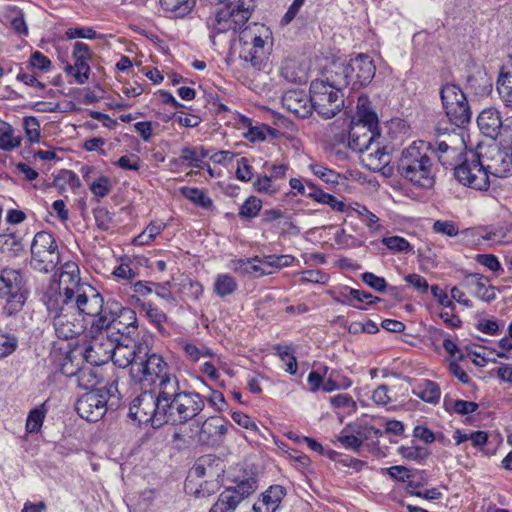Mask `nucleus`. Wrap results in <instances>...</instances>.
<instances>
[{
	"label": "nucleus",
	"mask_w": 512,
	"mask_h": 512,
	"mask_svg": "<svg viewBox=\"0 0 512 512\" xmlns=\"http://www.w3.org/2000/svg\"><path fill=\"white\" fill-rule=\"evenodd\" d=\"M24 249L22 238L14 231L7 229L0 234V250L11 257L18 256Z\"/></svg>",
	"instance_id": "obj_34"
},
{
	"label": "nucleus",
	"mask_w": 512,
	"mask_h": 512,
	"mask_svg": "<svg viewBox=\"0 0 512 512\" xmlns=\"http://www.w3.org/2000/svg\"><path fill=\"white\" fill-rule=\"evenodd\" d=\"M136 302L139 303L141 310L146 313L147 318L161 330L163 328L162 324L167 320L166 314L151 302H141L140 299H137Z\"/></svg>",
	"instance_id": "obj_47"
},
{
	"label": "nucleus",
	"mask_w": 512,
	"mask_h": 512,
	"mask_svg": "<svg viewBox=\"0 0 512 512\" xmlns=\"http://www.w3.org/2000/svg\"><path fill=\"white\" fill-rule=\"evenodd\" d=\"M89 188L96 201L99 202L110 193L112 185L107 176L101 175L90 183Z\"/></svg>",
	"instance_id": "obj_56"
},
{
	"label": "nucleus",
	"mask_w": 512,
	"mask_h": 512,
	"mask_svg": "<svg viewBox=\"0 0 512 512\" xmlns=\"http://www.w3.org/2000/svg\"><path fill=\"white\" fill-rule=\"evenodd\" d=\"M180 192L186 199L202 208L209 209L213 205L211 198L208 197L206 192L197 187L184 186L180 188Z\"/></svg>",
	"instance_id": "obj_42"
},
{
	"label": "nucleus",
	"mask_w": 512,
	"mask_h": 512,
	"mask_svg": "<svg viewBox=\"0 0 512 512\" xmlns=\"http://www.w3.org/2000/svg\"><path fill=\"white\" fill-rule=\"evenodd\" d=\"M120 403L118 378L114 377L103 388L92 389L81 395L75 408L81 418L88 422H97L108 410H117Z\"/></svg>",
	"instance_id": "obj_4"
},
{
	"label": "nucleus",
	"mask_w": 512,
	"mask_h": 512,
	"mask_svg": "<svg viewBox=\"0 0 512 512\" xmlns=\"http://www.w3.org/2000/svg\"><path fill=\"white\" fill-rule=\"evenodd\" d=\"M440 98L450 123L456 128H465L471 121L472 112L461 88L447 83L440 89Z\"/></svg>",
	"instance_id": "obj_12"
},
{
	"label": "nucleus",
	"mask_w": 512,
	"mask_h": 512,
	"mask_svg": "<svg viewBox=\"0 0 512 512\" xmlns=\"http://www.w3.org/2000/svg\"><path fill=\"white\" fill-rule=\"evenodd\" d=\"M512 125H505L500 112L494 107L483 109L477 117L478 128H509Z\"/></svg>",
	"instance_id": "obj_35"
},
{
	"label": "nucleus",
	"mask_w": 512,
	"mask_h": 512,
	"mask_svg": "<svg viewBox=\"0 0 512 512\" xmlns=\"http://www.w3.org/2000/svg\"><path fill=\"white\" fill-rule=\"evenodd\" d=\"M331 79L339 87L351 91L368 86L375 77L376 66L367 54H358L346 63H334L331 67Z\"/></svg>",
	"instance_id": "obj_5"
},
{
	"label": "nucleus",
	"mask_w": 512,
	"mask_h": 512,
	"mask_svg": "<svg viewBox=\"0 0 512 512\" xmlns=\"http://www.w3.org/2000/svg\"><path fill=\"white\" fill-rule=\"evenodd\" d=\"M165 11L172 12L174 17L183 18L188 15L195 6V0H160Z\"/></svg>",
	"instance_id": "obj_38"
},
{
	"label": "nucleus",
	"mask_w": 512,
	"mask_h": 512,
	"mask_svg": "<svg viewBox=\"0 0 512 512\" xmlns=\"http://www.w3.org/2000/svg\"><path fill=\"white\" fill-rule=\"evenodd\" d=\"M497 90L505 105L512 107V71L499 76Z\"/></svg>",
	"instance_id": "obj_49"
},
{
	"label": "nucleus",
	"mask_w": 512,
	"mask_h": 512,
	"mask_svg": "<svg viewBox=\"0 0 512 512\" xmlns=\"http://www.w3.org/2000/svg\"><path fill=\"white\" fill-rule=\"evenodd\" d=\"M482 237L495 243H507L512 239L507 235V230L503 226L489 229Z\"/></svg>",
	"instance_id": "obj_64"
},
{
	"label": "nucleus",
	"mask_w": 512,
	"mask_h": 512,
	"mask_svg": "<svg viewBox=\"0 0 512 512\" xmlns=\"http://www.w3.org/2000/svg\"><path fill=\"white\" fill-rule=\"evenodd\" d=\"M115 305L116 302L108 301L102 306L99 314L91 315L93 318L90 326V333L92 336L106 332V337L110 339L113 318L115 315Z\"/></svg>",
	"instance_id": "obj_25"
},
{
	"label": "nucleus",
	"mask_w": 512,
	"mask_h": 512,
	"mask_svg": "<svg viewBox=\"0 0 512 512\" xmlns=\"http://www.w3.org/2000/svg\"><path fill=\"white\" fill-rule=\"evenodd\" d=\"M181 346L187 359L194 363L198 362L201 358L213 357L214 355L213 351L204 345L197 346L194 343L183 341Z\"/></svg>",
	"instance_id": "obj_46"
},
{
	"label": "nucleus",
	"mask_w": 512,
	"mask_h": 512,
	"mask_svg": "<svg viewBox=\"0 0 512 512\" xmlns=\"http://www.w3.org/2000/svg\"><path fill=\"white\" fill-rule=\"evenodd\" d=\"M18 347V338L0 330V359L11 355Z\"/></svg>",
	"instance_id": "obj_59"
},
{
	"label": "nucleus",
	"mask_w": 512,
	"mask_h": 512,
	"mask_svg": "<svg viewBox=\"0 0 512 512\" xmlns=\"http://www.w3.org/2000/svg\"><path fill=\"white\" fill-rule=\"evenodd\" d=\"M349 211L353 210L361 218L369 229H377L379 218L364 205L358 202L348 205Z\"/></svg>",
	"instance_id": "obj_57"
},
{
	"label": "nucleus",
	"mask_w": 512,
	"mask_h": 512,
	"mask_svg": "<svg viewBox=\"0 0 512 512\" xmlns=\"http://www.w3.org/2000/svg\"><path fill=\"white\" fill-rule=\"evenodd\" d=\"M253 188L258 193L274 195L280 191V187L272 180L269 175L258 176L253 183Z\"/></svg>",
	"instance_id": "obj_58"
},
{
	"label": "nucleus",
	"mask_w": 512,
	"mask_h": 512,
	"mask_svg": "<svg viewBox=\"0 0 512 512\" xmlns=\"http://www.w3.org/2000/svg\"><path fill=\"white\" fill-rule=\"evenodd\" d=\"M274 350L276 351V354L279 356V358L285 362L286 369L285 371L288 372L291 375H295L297 373L298 364L297 359L292 353V350L289 346H283L280 344H277L274 346Z\"/></svg>",
	"instance_id": "obj_52"
},
{
	"label": "nucleus",
	"mask_w": 512,
	"mask_h": 512,
	"mask_svg": "<svg viewBox=\"0 0 512 512\" xmlns=\"http://www.w3.org/2000/svg\"><path fill=\"white\" fill-rule=\"evenodd\" d=\"M362 281L377 292H384L387 289V282L383 277L372 272H364L361 275Z\"/></svg>",
	"instance_id": "obj_62"
},
{
	"label": "nucleus",
	"mask_w": 512,
	"mask_h": 512,
	"mask_svg": "<svg viewBox=\"0 0 512 512\" xmlns=\"http://www.w3.org/2000/svg\"><path fill=\"white\" fill-rule=\"evenodd\" d=\"M433 149L431 142L414 141L402 151L397 171L406 180L423 189L435 184L436 167L428 152Z\"/></svg>",
	"instance_id": "obj_2"
},
{
	"label": "nucleus",
	"mask_w": 512,
	"mask_h": 512,
	"mask_svg": "<svg viewBox=\"0 0 512 512\" xmlns=\"http://www.w3.org/2000/svg\"><path fill=\"white\" fill-rule=\"evenodd\" d=\"M210 156V150L204 146L183 147L181 149V158L189 161L190 164H202V159Z\"/></svg>",
	"instance_id": "obj_53"
},
{
	"label": "nucleus",
	"mask_w": 512,
	"mask_h": 512,
	"mask_svg": "<svg viewBox=\"0 0 512 512\" xmlns=\"http://www.w3.org/2000/svg\"><path fill=\"white\" fill-rule=\"evenodd\" d=\"M398 454L409 461H416L422 463L425 461L430 452L426 447L422 446H400L398 447Z\"/></svg>",
	"instance_id": "obj_48"
},
{
	"label": "nucleus",
	"mask_w": 512,
	"mask_h": 512,
	"mask_svg": "<svg viewBox=\"0 0 512 512\" xmlns=\"http://www.w3.org/2000/svg\"><path fill=\"white\" fill-rule=\"evenodd\" d=\"M53 185L59 190H65L66 185H69L72 190H76L80 188L81 181L75 172L62 169L54 177Z\"/></svg>",
	"instance_id": "obj_45"
},
{
	"label": "nucleus",
	"mask_w": 512,
	"mask_h": 512,
	"mask_svg": "<svg viewBox=\"0 0 512 512\" xmlns=\"http://www.w3.org/2000/svg\"><path fill=\"white\" fill-rule=\"evenodd\" d=\"M135 349L129 351L124 366L130 365V374L133 381L141 386V388H152L156 390L165 389L169 383H177V376L171 372L168 363L157 353H145V358L140 356Z\"/></svg>",
	"instance_id": "obj_1"
},
{
	"label": "nucleus",
	"mask_w": 512,
	"mask_h": 512,
	"mask_svg": "<svg viewBox=\"0 0 512 512\" xmlns=\"http://www.w3.org/2000/svg\"><path fill=\"white\" fill-rule=\"evenodd\" d=\"M339 442L345 449L359 452L361 445L357 440V436L352 432V427L347 424L340 433L336 436Z\"/></svg>",
	"instance_id": "obj_54"
},
{
	"label": "nucleus",
	"mask_w": 512,
	"mask_h": 512,
	"mask_svg": "<svg viewBox=\"0 0 512 512\" xmlns=\"http://www.w3.org/2000/svg\"><path fill=\"white\" fill-rule=\"evenodd\" d=\"M281 102L284 108L298 118L308 117L314 109L310 94L308 95L301 89L287 90L283 94Z\"/></svg>",
	"instance_id": "obj_21"
},
{
	"label": "nucleus",
	"mask_w": 512,
	"mask_h": 512,
	"mask_svg": "<svg viewBox=\"0 0 512 512\" xmlns=\"http://www.w3.org/2000/svg\"><path fill=\"white\" fill-rule=\"evenodd\" d=\"M308 168L316 177L321 179L331 188L337 186L340 183V180L344 178L340 173L319 163H311Z\"/></svg>",
	"instance_id": "obj_37"
},
{
	"label": "nucleus",
	"mask_w": 512,
	"mask_h": 512,
	"mask_svg": "<svg viewBox=\"0 0 512 512\" xmlns=\"http://www.w3.org/2000/svg\"><path fill=\"white\" fill-rule=\"evenodd\" d=\"M286 491L281 485H272L265 492L261 494L260 501L270 509V512H275L281 503Z\"/></svg>",
	"instance_id": "obj_40"
},
{
	"label": "nucleus",
	"mask_w": 512,
	"mask_h": 512,
	"mask_svg": "<svg viewBox=\"0 0 512 512\" xmlns=\"http://www.w3.org/2000/svg\"><path fill=\"white\" fill-rule=\"evenodd\" d=\"M179 401V381L169 383L165 389L160 390V400L158 407L159 427L163 424L182 425L179 419L180 402Z\"/></svg>",
	"instance_id": "obj_17"
},
{
	"label": "nucleus",
	"mask_w": 512,
	"mask_h": 512,
	"mask_svg": "<svg viewBox=\"0 0 512 512\" xmlns=\"http://www.w3.org/2000/svg\"><path fill=\"white\" fill-rule=\"evenodd\" d=\"M382 244L389 250L398 253H414L413 246L401 236L383 237Z\"/></svg>",
	"instance_id": "obj_55"
},
{
	"label": "nucleus",
	"mask_w": 512,
	"mask_h": 512,
	"mask_svg": "<svg viewBox=\"0 0 512 512\" xmlns=\"http://www.w3.org/2000/svg\"><path fill=\"white\" fill-rule=\"evenodd\" d=\"M238 289V283L230 274H218L213 284L214 293L220 297L225 298L232 295Z\"/></svg>",
	"instance_id": "obj_36"
},
{
	"label": "nucleus",
	"mask_w": 512,
	"mask_h": 512,
	"mask_svg": "<svg viewBox=\"0 0 512 512\" xmlns=\"http://www.w3.org/2000/svg\"><path fill=\"white\" fill-rule=\"evenodd\" d=\"M345 87L332 82L331 70L326 72L325 79H315L310 84L309 94L315 111L325 119L333 118L344 106Z\"/></svg>",
	"instance_id": "obj_7"
},
{
	"label": "nucleus",
	"mask_w": 512,
	"mask_h": 512,
	"mask_svg": "<svg viewBox=\"0 0 512 512\" xmlns=\"http://www.w3.org/2000/svg\"><path fill=\"white\" fill-rule=\"evenodd\" d=\"M453 174L461 184L475 190H487L490 186L484 161L477 153L465 155L461 163L455 166Z\"/></svg>",
	"instance_id": "obj_13"
},
{
	"label": "nucleus",
	"mask_w": 512,
	"mask_h": 512,
	"mask_svg": "<svg viewBox=\"0 0 512 512\" xmlns=\"http://www.w3.org/2000/svg\"><path fill=\"white\" fill-rule=\"evenodd\" d=\"M143 392L137 395L129 406L128 416L137 421L139 425L150 423L153 427H159L158 407L160 390L142 388Z\"/></svg>",
	"instance_id": "obj_14"
},
{
	"label": "nucleus",
	"mask_w": 512,
	"mask_h": 512,
	"mask_svg": "<svg viewBox=\"0 0 512 512\" xmlns=\"http://www.w3.org/2000/svg\"><path fill=\"white\" fill-rule=\"evenodd\" d=\"M231 16L232 14L230 13L229 7L225 6L207 18L206 25L209 30L210 40L213 42V44H215V38L218 35L230 31L234 32V27L230 19Z\"/></svg>",
	"instance_id": "obj_24"
},
{
	"label": "nucleus",
	"mask_w": 512,
	"mask_h": 512,
	"mask_svg": "<svg viewBox=\"0 0 512 512\" xmlns=\"http://www.w3.org/2000/svg\"><path fill=\"white\" fill-rule=\"evenodd\" d=\"M462 285L482 301L491 302L496 298L495 287L490 285L489 278L482 274H467Z\"/></svg>",
	"instance_id": "obj_23"
},
{
	"label": "nucleus",
	"mask_w": 512,
	"mask_h": 512,
	"mask_svg": "<svg viewBox=\"0 0 512 512\" xmlns=\"http://www.w3.org/2000/svg\"><path fill=\"white\" fill-rule=\"evenodd\" d=\"M412 392L416 397L429 404H437L441 397L439 385L428 379L415 385Z\"/></svg>",
	"instance_id": "obj_32"
},
{
	"label": "nucleus",
	"mask_w": 512,
	"mask_h": 512,
	"mask_svg": "<svg viewBox=\"0 0 512 512\" xmlns=\"http://www.w3.org/2000/svg\"><path fill=\"white\" fill-rule=\"evenodd\" d=\"M231 268L241 275L263 276L271 274V269L264 268L258 256L232 261Z\"/></svg>",
	"instance_id": "obj_30"
},
{
	"label": "nucleus",
	"mask_w": 512,
	"mask_h": 512,
	"mask_svg": "<svg viewBox=\"0 0 512 512\" xmlns=\"http://www.w3.org/2000/svg\"><path fill=\"white\" fill-rule=\"evenodd\" d=\"M467 87L477 96L488 95L492 91V78L485 68H478L467 77Z\"/></svg>",
	"instance_id": "obj_29"
},
{
	"label": "nucleus",
	"mask_w": 512,
	"mask_h": 512,
	"mask_svg": "<svg viewBox=\"0 0 512 512\" xmlns=\"http://www.w3.org/2000/svg\"><path fill=\"white\" fill-rule=\"evenodd\" d=\"M230 13L232 16L230 17L232 21V25L234 27V33L238 32L240 34V31L244 29L246 23L250 19V15L247 14V12H244L243 10H240L236 7L228 6Z\"/></svg>",
	"instance_id": "obj_61"
},
{
	"label": "nucleus",
	"mask_w": 512,
	"mask_h": 512,
	"mask_svg": "<svg viewBox=\"0 0 512 512\" xmlns=\"http://www.w3.org/2000/svg\"><path fill=\"white\" fill-rule=\"evenodd\" d=\"M53 326L56 336L62 340H69L78 336L83 328L80 323L75 322V316L72 313L53 317Z\"/></svg>",
	"instance_id": "obj_27"
},
{
	"label": "nucleus",
	"mask_w": 512,
	"mask_h": 512,
	"mask_svg": "<svg viewBox=\"0 0 512 512\" xmlns=\"http://www.w3.org/2000/svg\"><path fill=\"white\" fill-rule=\"evenodd\" d=\"M262 208V201L256 196H249L239 209L241 219L250 220L258 216Z\"/></svg>",
	"instance_id": "obj_50"
},
{
	"label": "nucleus",
	"mask_w": 512,
	"mask_h": 512,
	"mask_svg": "<svg viewBox=\"0 0 512 512\" xmlns=\"http://www.w3.org/2000/svg\"><path fill=\"white\" fill-rule=\"evenodd\" d=\"M102 369L100 366L86 365L77 370L75 376L77 377L78 385L85 390L96 389L95 386L102 379Z\"/></svg>",
	"instance_id": "obj_31"
},
{
	"label": "nucleus",
	"mask_w": 512,
	"mask_h": 512,
	"mask_svg": "<svg viewBox=\"0 0 512 512\" xmlns=\"http://www.w3.org/2000/svg\"><path fill=\"white\" fill-rule=\"evenodd\" d=\"M24 274L19 269L4 268L0 272V299L5 300L3 312L7 316L19 313L28 298Z\"/></svg>",
	"instance_id": "obj_8"
},
{
	"label": "nucleus",
	"mask_w": 512,
	"mask_h": 512,
	"mask_svg": "<svg viewBox=\"0 0 512 512\" xmlns=\"http://www.w3.org/2000/svg\"><path fill=\"white\" fill-rule=\"evenodd\" d=\"M30 251V267L35 271L50 273L60 263V251L57 241L47 231H39L35 234Z\"/></svg>",
	"instance_id": "obj_10"
},
{
	"label": "nucleus",
	"mask_w": 512,
	"mask_h": 512,
	"mask_svg": "<svg viewBox=\"0 0 512 512\" xmlns=\"http://www.w3.org/2000/svg\"><path fill=\"white\" fill-rule=\"evenodd\" d=\"M487 134L493 138V144L489 145L484 154L480 155L484 161L487 175L499 178L507 177L512 172L511 152L509 148L501 144L502 137H508L512 130H489Z\"/></svg>",
	"instance_id": "obj_11"
},
{
	"label": "nucleus",
	"mask_w": 512,
	"mask_h": 512,
	"mask_svg": "<svg viewBox=\"0 0 512 512\" xmlns=\"http://www.w3.org/2000/svg\"><path fill=\"white\" fill-rule=\"evenodd\" d=\"M272 39V31L265 24H248L240 31L239 57L256 70H261L269 55Z\"/></svg>",
	"instance_id": "obj_6"
},
{
	"label": "nucleus",
	"mask_w": 512,
	"mask_h": 512,
	"mask_svg": "<svg viewBox=\"0 0 512 512\" xmlns=\"http://www.w3.org/2000/svg\"><path fill=\"white\" fill-rule=\"evenodd\" d=\"M307 187L309 192L307 194L308 198L313 199L314 201L327 204L337 212L348 213L349 207L343 201L338 200L334 195L324 192L322 189L318 188L314 183L307 182Z\"/></svg>",
	"instance_id": "obj_28"
},
{
	"label": "nucleus",
	"mask_w": 512,
	"mask_h": 512,
	"mask_svg": "<svg viewBox=\"0 0 512 512\" xmlns=\"http://www.w3.org/2000/svg\"><path fill=\"white\" fill-rule=\"evenodd\" d=\"M369 131L371 132L370 136H368L366 133L363 134V136H359L354 133V130H348L347 147L360 153L370 150L373 142L381 136V130Z\"/></svg>",
	"instance_id": "obj_33"
},
{
	"label": "nucleus",
	"mask_w": 512,
	"mask_h": 512,
	"mask_svg": "<svg viewBox=\"0 0 512 512\" xmlns=\"http://www.w3.org/2000/svg\"><path fill=\"white\" fill-rule=\"evenodd\" d=\"M349 289V295H345V300L343 301L344 304L352 306L354 308L363 310L364 307L356 305L353 303V300L358 302H367L368 305H374L376 303H379L381 299L377 296L372 295L369 292H366L364 290H358L354 288H348Z\"/></svg>",
	"instance_id": "obj_43"
},
{
	"label": "nucleus",
	"mask_w": 512,
	"mask_h": 512,
	"mask_svg": "<svg viewBox=\"0 0 512 512\" xmlns=\"http://www.w3.org/2000/svg\"><path fill=\"white\" fill-rule=\"evenodd\" d=\"M381 123L377 107L370 97L361 93L356 102V110L351 118V125L362 126L363 128H379Z\"/></svg>",
	"instance_id": "obj_20"
},
{
	"label": "nucleus",
	"mask_w": 512,
	"mask_h": 512,
	"mask_svg": "<svg viewBox=\"0 0 512 512\" xmlns=\"http://www.w3.org/2000/svg\"><path fill=\"white\" fill-rule=\"evenodd\" d=\"M267 134L272 138H277L281 135V130H247L243 136L249 142L256 143L265 141Z\"/></svg>",
	"instance_id": "obj_63"
},
{
	"label": "nucleus",
	"mask_w": 512,
	"mask_h": 512,
	"mask_svg": "<svg viewBox=\"0 0 512 512\" xmlns=\"http://www.w3.org/2000/svg\"><path fill=\"white\" fill-rule=\"evenodd\" d=\"M55 276L42 296V302L52 317L71 313L75 286H78L80 282L78 265L74 262H66L62 266L59 279H56Z\"/></svg>",
	"instance_id": "obj_3"
},
{
	"label": "nucleus",
	"mask_w": 512,
	"mask_h": 512,
	"mask_svg": "<svg viewBox=\"0 0 512 512\" xmlns=\"http://www.w3.org/2000/svg\"><path fill=\"white\" fill-rule=\"evenodd\" d=\"M234 485L226 487L218 496L209 512H235L238 505L258 488V478L254 472L244 471L233 478Z\"/></svg>",
	"instance_id": "obj_9"
},
{
	"label": "nucleus",
	"mask_w": 512,
	"mask_h": 512,
	"mask_svg": "<svg viewBox=\"0 0 512 512\" xmlns=\"http://www.w3.org/2000/svg\"><path fill=\"white\" fill-rule=\"evenodd\" d=\"M74 65L67 64L64 68L65 72L75 78L78 84H84L90 73L89 60L73 59Z\"/></svg>",
	"instance_id": "obj_44"
},
{
	"label": "nucleus",
	"mask_w": 512,
	"mask_h": 512,
	"mask_svg": "<svg viewBox=\"0 0 512 512\" xmlns=\"http://www.w3.org/2000/svg\"><path fill=\"white\" fill-rule=\"evenodd\" d=\"M47 414L45 404H41L33 408L27 416L26 420V432L30 434H36L40 432Z\"/></svg>",
	"instance_id": "obj_41"
},
{
	"label": "nucleus",
	"mask_w": 512,
	"mask_h": 512,
	"mask_svg": "<svg viewBox=\"0 0 512 512\" xmlns=\"http://www.w3.org/2000/svg\"><path fill=\"white\" fill-rule=\"evenodd\" d=\"M0 149L11 151L20 146L22 141L21 130H0Z\"/></svg>",
	"instance_id": "obj_51"
},
{
	"label": "nucleus",
	"mask_w": 512,
	"mask_h": 512,
	"mask_svg": "<svg viewBox=\"0 0 512 512\" xmlns=\"http://www.w3.org/2000/svg\"><path fill=\"white\" fill-rule=\"evenodd\" d=\"M438 158V161L445 169L455 171V166L460 164L464 156L460 149L449 146L445 141L435 142L433 149H430Z\"/></svg>",
	"instance_id": "obj_26"
},
{
	"label": "nucleus",
	"mask_w": 512,
	"mask_h": 512,
	"mask_svg": "<svg viewBox=\"0 0 512 512\" xmlns=\"http://www.w3.org/2000/svg\"><path fill=\"white\" fill-rule=\"evenodd\" d=\"M229 426H232L231 423L220 416L208 417L201 424L198 442L207 446L220 445L227 434Z\"/></svg>",
	"instance_id": "obj_19"
},
{
	"label": "nucleus",
	"mask_w": 512,
	"mask_h": 512,
	"mask_svg": "<svg viewBox=\"0 0 512 512\" xmlns=\"http://www.w3.org/2000/svg\"><path fill=\"white\" fill-rule=\"evenodd\" d=\"M180 416L182 425L195 419L204 409L205 401L201 394L195 391L183 390L179 386Z\"/></svg>",
	"instance_id": "obj_22"
},
{
	"label": "nucleus",
	"mask_w": 512,
	"mask_h": 512,
	"mask_svg": "<svg viewBox=\"0 0 512 512\" xmlns=\"http://www.w3.org/2000/svg\"><path fill=\"white\" fill-rule=\"evenodd\" d=\"M137 328L136 312L131 308L122 307L116 302L110 339L119 347L127 348L128 343H124V341L131 339Z\"/></svg>",
	"instance_id": "obj_16"
},
{
	"label": "nucleus",
	"mask_w": 512,
	"mask_h": 512,
	"mask_svg": "<svg viewBox=\"0 0 512 512\" xmlns=\"http://www.w3.org/2000/svg\"><path fill=\"white\" fill-rule=\"evenodd\" d=\"M75 288L71 313L74 316L80 314L87 316L99 314L102 306L105 304L102 295L92 286H88V291H81L79 285L75 286Z\"/></svg>",
	"instance_id": "obj_18"
},
{
	"label": "nucleus",
	"mask_w": 512,
	"mask_h": 512,
	"mask_svg": "<svg viewBox=\"0 0 512 512\" xmlns=\"http://www.w3.org/2000/svg\"><path fill=\"white\" fill-rule=\"evenodd\" d=\"M93 215L95 218L96 225L99 229L103 231H107L110 229L113 221V214L107 208L103 206H98L95 209H93Z\"/></svg>",
	"instance_id": "obj_60"
},
{
	"label": "nucleus",
	"mask_w": 512,
	"mask_h": 512,
	"mask_svg": "<svg viewBox=\"0 0 512 512\" xmlns=\"http://www.w3.org/2000/svg\"><path fill=\"white\" fill-rule=\"evenodd\" d=\"M432 229L435 233L442 234L448 237H455L461 234L465 237L473 235V229L466 228L462 231L459 230L458 225L450 220H436L433 223Z\"/></svg>",
	"instance_id": "obj_39"
},
{
	"label": "nucleus",
	"mask_w": 512,
	"mask_h": 512,
	"mask_svg": "<svg viewBox=\"0 0 512 512\" xmlns=\"http://www.w3.org/2000/svg\"><path fill=\"white\" fill-rule=\"evenodd\" d=\"M80 354L87 364L94 366H101L107 363L110 359L114 358L115 364L124 366L118 358V354L123 350L112 339H109L107 345L103 344L98 337L93 336V340L85 343L80 348Z\"/></svg>",
	"instance_id": "obj_15"
}]
</instances>
